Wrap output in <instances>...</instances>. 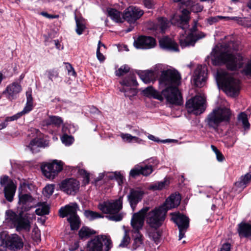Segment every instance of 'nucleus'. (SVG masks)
I'll return each instance as SVG.
<instances>
[{
	"mask_svg": "<svg viewBox=\"0 0 251 251\" xmlns=\"http://www.w3.org/2000/svg\"><path fill=\"white\" fill-rule=\"evenodd\" d=\"M181 76L174 69L163 71L159 78V87L162 89L161 95H157L155 99L163 100L166 99L170 103L181 105L182 98L177 86L180 83Z\"/></svg>",
	"mask_w": 251,
	"mask_h": 251,
	"instance_id": "f257e3e1",
	"label": "nucleus"
},
{
	"mask_svg": "<svg viewBox=\"0 0 251 251\" xmlns=\"http://www.w3.org/2000/svg\"><path fill=\"white\" fill-rule=\"evenodd\" d=\"M19 203L22 204L21 210L17 213L12 210H8L5 212V221L11 227L16 228L17 231L25 230L29 231L30 228L29 214L26 212L33 208V204H31L34 199L29 194H19Z\"/></svg>",
	"mask_w": 251,
	"mask_h": 251,
	"instance_id": "f03ea898",
	"label": "nucleus"
},
{
	"mask_svg": "<svg viewBox=\"0 0 251 251\" xmlns=\"http://www.w3.org/2000/svg\"><path fill=\"white\" fill-rule=\"evenodd\" d=\"M181 201L179 194H172L163 205L146 212L145 214L146 223L152 229H157L160 227L165 219L167 211L177 206Z\"/></svg>",
	"mask_w": 251,
	"mask_h": 251,
	"instance_id": "7ed1b4c3",
	"label": "nucleus"
},
{
	"mask_svg": "<svg viewBox=\"0 0 251 251\" xmlns=\"http://www.w3.org/2000/svg\"><path fill=\"white\" fill-rule=\"evenodd\" d=\"M211 55L212 62L214 65L226 64L228 69L235 70L242 67L243 58L239 54H234L226 45L216 46L213 49Z\"/></svg>",
	"mask_w": 251,
	"mask_h": 251,
	"instance_id": "20e7f679",
	"label": "nucleus"
},
{
	"mask_svg": "<svg viewBox=\"0 0 251 251\" xmlns=\"http://www.w3.org/2000/svg\"><path fill=\"white\" fill-rule=\"evenodd\" d=\"M231 116L230 109L226 107H217L207 115L204 120L205 126L209 129L218 132L223 125L229 122Z\"/></svg>",
	"mask_w": 251,
	"mask_h": 251,
	"instance_id": "39448f33",
	"label": "nucleus"
},
{
	"mask_svg": "<svg viewBox=\"0 0 251 251\" xmlns=\"http://www.w3.org/2000/svg\"><path fill=\"white\" fill-rule=\"evenodd\" d=\"M215 76L218 84L222 86L228 95L234 97L238 95L240 91L239 80L234 78L226 71L221 69L217 70Z\"/></svg>",
	"mask_w": 251,
	"mask_h": 251,
	"instance_id": "423d86ee",
	"label": "nucleus"
},
{
	"mask_svg": "<svg viewBox=\"0 0 251 251\" xmlns=\"http://www.w3.org/2000/svg\"><path fill=\"white\" fill-rule=\"evenodd\" d=\"M98 207L103 213L108 214L106 217L111 221H120L124 217V214L120 212L123 207L122 197L115 200L104 201L100 203Z\"/></svg>",
	"mask_w": 251,
	"mask_h": 251,
	"instance_id": "0eeeda50",
	"label": "nucleus"
},
{
	"mask_svg": "<svg viewBox=\"0 0 251 251\" xmlns=\"http://www.w3.org/2000/svg\"><path fill=\"white\" fill-rule=\"evenodd\" d=\"M78 205L76 203H71L64 207H62L59 210V215L62 218L67 216V221L70 224L72 230H77L79 228L80 225V220L77 214V209Z\"/></svg>",
	"mask_w": 251,
	"mask_h": 251,
	"instance_id": "6e6552de",
	"label": "nucleus"
},
{
	"mask_svg": "<svg viewBox=\"0 0 251 251\" xmlns=\"http://www.w3.org/2000/svg\"><path fill=\"white\" fill-rule=\"evenodd\" d=\"M197 21H194V25L191 28L187 36L182 33L179 37L180 46L183 48L194 46L196 42L200 39L204 38L205 34L197 29Z\"/></svg>",
	"mask_w": 251,
	"mask_h": 251,
	"instance_id": "1a4fd4ad",
	"label": "nucleus"
},
{
	"mask_svg": "<svg viewBox=\"0 0 251 251\" xmlns=\"http://www.w3.org/2000/svg\"><path fill=\"white\" fill-rule=\"evenodd\" d=\"M63 162L57 160H53L51 162L43 164L41 170L44 176L50 179H54L62 170Z\"/></svg>",
	"mask_w": 251,
	"mask_h": 251,
	"instance_id": "9d476101",
	"label": "nucleus"
},
{
	"mask_svg": "<svg viewBox=\"0 0 251 251\" xmlns=\"http://www.w3.org/2000/svg\"><path fill=\"white\" fill-rule=\"evenodd\" d=\"M205 102L204 96L197 95L187 101L186 106L189 112L198 115L204 111L206 107Z\"/></svg>",
	"mask_w": 251,
	"mask_h": 251,
	"instance_id": "9b49d317",
	"label": "nucleus"
},
{
	"mask_svg": "<svg viewBox=\"0 0 251 251\" xmlns=\"http://www.w3.org/2000/svg\"><path fill=\"white\" fill-rule=\"evenodd\" d=\"M120 84L122 87L120 88V91L124 93L125 97L131 99L132 97L137 95V91L131 88L132 86H136L138 84L134 75L130 74L128 77L121 81Z\"/></svg>",
	"mask_w": 251,
	"mask_h": 251,
	"instance_id": "f8f14e48",
	"label": "nucleus"
},
{
	"mask_svg": "<svg viewBox=\"0 0 251 251\" xmlns=\"http://www.w3.org/2000/svg\"><path fill=\"white\" fill-rule=\"evenodd\" d=\"M172 220L177 226L179 229V240L182 239L189 226V219L180 213L172 214Z\"/></svg>",
	"mask_w": 251,
	"mask_h": 251,
	"instance_id": "ddd939ff",
	"label": "nucleus"
},
{
	"mask_svg": "<svg viewBox=\"0 0 251 251\" xmlns=\"http://www.w3.org/2000/svg\"><path fill=\"white\" fill-rule=\"evenodd\" d=\"M149 210V207L143 208L138 212L134 213L131 219V226L132 227V232H140L142 229L146 212Z\"/></svg>",
	"mask_w": 251,
	"mask_h": 251,
	"instance_id": "4468645a",
	"label": "nucleus"
},
{
	"mask_svg": "<svg viewBox=\"0 0 251 251\" xmlns=\"http://www.w3.org/2000/svg\"><path fill=\"white\" fill-rule=\"evenodd\" d=\"M144 11L138 7L130 6L126 8L124 13V19L128 23H134L143 15Z\"/></svg>",
	"mask_w": 251,
	"mask_h": 251,
	"instance_id": "2eb2a0df",
	"label": "nucleus"
},
{
	"mask_svg": "<svg viewBox=\"0 0 251 251\" xmlns=\"http://www.w3.org/2000/svg\"><path fill=\"white\" fill-rule=\"evenodd\" d=\"M207 76V69L205 66L199 65L196 69L193 76L192 81L198 87L204 86Z\"/></svg>",
	"mask_w": 251,
	"mask_h": 251,
	"instance_id": "dca6fc26",
	"label": "nucleus"
},
{
	"mask_svg": "<svg viewBox=\"0 0 251 251\" xmlns=\"http://www.w3.org/2000/svg\"><path fill=\"white\" fill-rule=\"evenodd\" d=\"M153 171L152 165H141L138 164L135 165L129 172V176L132 178H136L140 175L147 176L151 175Z\"/></svg>",
	"mask_w": 251,
	"mask_h": 251,
	"instance_id": "f3484780",
	"label": "nucleus"
},
{
	"mask_svg": "<svg viewBox=\"0 0 251 251\" xmlns=\"http://www.w3.org/2000/svg\"><path fill=\"white\" fill-rule=\"evenodd\" d=\"M155 39L151 37L140 36L134 42V47L138 49H149L155 47Z\"/></svg>",
	"mask_w": 251,
	"mask_h": 251,
	"instance_id": "a211bd4d",
	"label": "nucleus"
},
{
	"mask_svg": "<svg viewBox=\"0 0 251 251\" xmlns=\"http://www.w3.org/2000/svg\"><path fill=\"white\" fill-rule=\"evenodd\" d=\"M22 89V88L21 85L17 82H14L9 84L6 87L3 94L5 95L7 99L9 100H12L18 98Z\"/></svg>",
	"mask_w": 251,
	"mask_h": 251,
	"instance_id": "6ab92c4d",
	"label": "nucleus"
},
{
	"mask_svg": "<svg viewBox=\"0 0 251 251\" xmlns=\"http://www.w3.org/2000/svg\"><path fill=\"white\" fill-rule=\"evenodd\" d=\"M190 11L186 9L182 10V15L179 17H174L172 19V24L177 25L179 27L185 30L189 26Z\"/></svg>",
	"mask_w": 251,
	"mask_h": 251,
	"instance_id": "aec40b11",
	"label": "nucleus"
},
{
	"mask_svg": "<svg viewBox=\"0 0 251 251\" xmlns=\"http://www.w3.org/2000/svg\"><path fill=\"white\" fill-rule=\"evenodd\" d=\"M23 242L22 239L16 234L7 235L6 238V248L11 250H17L22 248Z\"/></svg>",
	"mask_w": 251,
	"mask_h": 251,
	"instance_id": "412c9836",
	"label": "nucleus"
},
{
	"mask_svg": "<svg viewBox=\"0 0 251 251\" xmlns=\"http://www.w3.org/2000/svg\"><path fill=\"white\" fill-rule=\"evenodd\" d=\"M132 232V242L129 247L131 251L143 250L144 249V237L140 232Z\"/></svg>",
	"mask_w": 251,
	"mask_h": 251,
	"instance_id": "4be33fe9",
	"label": "nucleus"
},
{
	"mask_svg": "<svg viewBox=\"0 0 251 251\" xmlns=\"http://www.w3.org/2000/svg\"><path fill=\"white\" fill-rule=\"evenodd\" d=\"M49 143L41 138H34L29 145L26 146V150L31 151L32 153L38 152L40 151V148H45L48 146Z\"/></svg>",
	"mask_w": 251,
	"mask_h": 251,
	"instance_id": "5701e85b",
	"label": "nucleus"
},
{
	"mask_svg": "<svg viewBox=\"0 0 251 251\" xmlns=\"http://www.w3.org/2000/svg\"><path fill=\"white\" fill-rule=\"evenodd\" d=\"M144 194V192L142 189H131L128 195V200L133 211L137 203L142 200Z\"/></svg>",
	"mask_w": 251,
	"mask_h": 251,
	"instance_id": "b1692460",
	"label": "nucleus"
},
{
	"mask_svg": "<svg viewBox=\"0 0 251 251\" xmlns=\"http://www.w3.org/2000/svg\"><path fill=\"white\" fill-rule=\"evenodd\" d=\"M159 45L161 48L171 51H178V46L177 43L172 39L164 37L159 40Z\"/></svg>",
	"mask_w": 251,
	"mask_h": 251,
	"instance_id": "393cba45",
	"label": "nucleus"
},
{
	"mask_svg": "<svg viewBox=\"0 0 251 251\" xmlns=\"http://www.w3.org/2000/svg\"><path fill=\"white\" fill-rule=\"evenodd\" d=\"M36 208L35 213L39 216L48 215L50 212V206L46 202H39L36 204H33V207Z\"/></svg>",
	"mask_w": 251,
	"mask_h": 251,
	"instance_id": "a878e982",
	"label": "nucleus"
},
{
	"mask_svg": "<svg viewBox=\"0 0 251 251\" xmlns=\"http://www.w3.org/2000/svg\"><path fill=\"white\" fill-rule=\"evenodd\" d=\"M138 75L145 83H150L154 81L155 79V75L152 71H139L138 73Z\"/></svg>",
	"mask_w": 251,
	"mask_h": 251,
	"instance_id": "bb28decb",
	"label": "nucleus"
},
{
	"mask_svg": "<svg viewBox=\"0 0 251 251\" xmlns=\"http://www.w3.org/2000/svg\"><path fill=\"white\" fill-rule=\"evenodd\" d=\"M238 231L240 236H251V224L242 222L238 225Z\"/></svg>",
	"mask_w": 251,
	"mask_h": 251,
	"instance_id": "cd10ccee",
	"label": "nucleus"
},
{
	"mask_svg": "<svg viewBox=\"0 0 251 251\" xmlns=\"http://www.w3.org/2000/svg\"><path fill=\"white\" fill-rule=\"evenodd\" d=\"M79 182L75 178H70L63 180L60 188H79Z\"/></svg>",
	"mask_w": 251,
	"mask_h": 251,
	"instance_id": "c85d7f7f",
	"label": "nucleus"
},
{
	"mask_svg": "<svg viewBox=\"0 0 251 251\" xmlns=\"http://www.w3.org/2000/svg\"><path fill=\"white\" fill-rule=\"evenodd\" d=\"M26 105L24 107V109L20 112H19L21 116L29 112L32 109L33 107V99L31 95V90H30L26 92Z\"/></svg>",
	"mask_w": 251,
	"mask_h": 251,
	"instance_id": "c756f323",
	"label": "nucleus"
},
{
	"mask_svg": "<svg viewBox=\"0 0 251 251\" xmlns=\"http://www.w3.org/2000/svg\"><path fill=\"white\" fill-rule=\"evenodd\" d=\"M169 21L165 18L158 19L157 23L154 25L152 28L154 30H160L161 32H164L169 27Z\"/></svg>",
	"mask_w": 251,
	"mask_h": 251,
	"instance_id": "7c9ffc66",
	"label": "nucleus"
},
{
	"mask_svg": "<svg viewBox=\"0 0 251 251\" xmlns=\"http://www.w3.org/2000/svg\"><path fill=\"white\" fill-rule=\"evenodd\" d=\"M108 179L112 180L115 179L118 183V186L121 187L124 186L125 182V178L120 172L115 171L111 172L108 176Z\"/></svg>",
	"mask_w": 251,
	"mask_h": 251,
	"instance_id": "2f4dec72",
	"label": "nucleus"
},
{
	"mask_svg": "<svg viewBox=\"0 0 251 251\" xmlns=\"http://www.w3.org/2000/svg\"><path fill=\"white\" fill-rule=\"evenodd\" d=\"M0 184L4 188H16L17 187L14 181L6 175L0 176Z\"/></svg>",
	"mask_w": 251,
	"mask_h": 251,
	"instance_id": "473e14b6",
	"label": "nucleus"
},
{
	"mask_svg": "<svg viewBox=\"0 0 251 251\" xmlns=\"http://www.w3.org/2000/svg\"><path fill=\"white\" fill-rule=\"evenodd\" d=\"M107 13L108 16L115 22H123V15L122 16L121 13L118 10L113 8H109L107 9Z\"/></svg>",
	"mask_w": 251,
	"mask_h": 251,
	"instance_id": "72a5a7b5",
	"label": "nucleus"
},
{
	"mask_svg": "<svg viewBox=\"0 0 251 251\" xmlns=\"http://www.w3.org/2000/svg\"><path fill=\"white\" fill-rule=\"evenodd\" d=\"M251 181V174L247 173L245 175L242 176L240 180L235 183V185L237 187L245 188L247 186V185Z\"/></svg>",
	"mask_w": 251,
	"mask_h": 251,
	"instance_id": "f704fd0d",
	"label": "nucleus"
},
{
	"mask_svg": "<svg viewBox=\"0 0 251 251\" xmlns=\"http://www.w3.org/2000/svg\"><path fill=\"white\" fill-rule=\"evenodd\" d=\"M45 124L46 125H53L56 126H60L63 123L62 119L56 116H50L49 118L44 121Z\"/></svg>",
	"mask_w": 251,
	"mask_h": 251,
	"instance_id": "c9c22d12",
	"label": "nucleus"
},
{
	"mask_svg": "<svg viewBox=\"0 0 251 251\" xmlns=\"http://www.w3.org/2000/svg\"><path fill=\"white\" fill-rule=\"evenodd\" d=\"M76 23L75 31L76 33L80 35L82 34L86 28L85 22L83 19L75 17Z\"/></svg>",
	"mask_w": 251,
	"mask_h": 251,
	"instance_id": "e433bc0d",
	"label": "nucleus"
},
{
	"mask_svg": "<svg viewBox=\"0 0 251 251\" xmlns=\"http://www.w3.org/2000/svg\"><path fill=\"white\" fill-rule=\"evenodd\" d=\"M94 234H95V231L87 226L82 227L78 232L79 238L81 239L88 238Z\"/></svg>",
	"mask_w": 251,
	"mask_h": 251,
	"instance_id": "4c0bfd02",
	"label": "nucleus"
},
{
	"mask_svg": "<svg viewBox=\"0 0 251 251\" xmlns=\"http://www.w3.org/2000/svg\"><path fill=\"white\" fill-rule=\"evenodd\" d=\"M238 120L239 122L242 123L245 130L249 129L250 124L248 121L247 115L245 112H241L238 115Z\"/></svg>",
	"mask_w": 251,
	"mask_h": 251,
	"instance_id": "58836bf2",
	"label": "nucleus"
},
{
	"mask_svg": "<svg viewBox=\"0 0 251 251\" xmlns=\"http://www.w3.org/2000/svg\"><path fill=\"white\" fill-rule=\"evenodd\" d=\"M84 215L86 218L91 221L97 218L103 217V216L99 213L89 210H85L84 212Z\"/></svg>",
	"mask_w": 251,
	"mask_h": 251,
	"instance_id": "ea45409f",
	"label": "nucleus"
},
{
	"mask_svg": "<svg viewBox=\"0 0 251 251\" xmlns=\"http://www.w3.org/2000/svg\"><path fill=\"white\" fill-rule=\"evenodd\" d=\"M78 173L83 178L82 181L83 185L82 186L84 187L89 182L90 174L88 173L86 170L80 169L78 170Z\"/></svg>",
	"mask_w": 251,
	"mask_h": 251,
	"instance_id": "a19ab883",
	"label": "nucleus"
},
{
	"mask_svg": "<svg viewBox=\"0 0 251 251\" xmlns=\"http://www.w3.org/2000/svg\"><path fill=\"white\" fill-rule=\"evenodd\" d=\"M241 73L248 78H251V59L245 63Z\"/></svg>",
	"mask_w": 251,
	"mask_h": 251,
	"instance_id": "79ce46f5",
	"label": "nucleus"
},
{
	"mask_svg": "<svg viewBox=\"0 0 251 251\" xmlns=\"http://www.w3.org/2000/svg\"><path fill=\"white\" fill-rule=\"evenodd\" d=\"M170 183V178L165 177L163 180L157 182L154 185L151 186L150 188H163L168 186Z\"/></svg>",
	"mask_w": 251,
	"mask_h": 251,
	"instance_id": "37998d69",
	"label": "nucleus"
},
{
	"mask_svg": "<svg viewBox=\"0 0 251 251\" xmlns=\"http://www.w3.org/2000/svg\"><path fill=\"white\" fill-rule=\"evenodd\" d=\"M143 93L144 94L147 96H153L154 98L157 95H161L158 93L156 91H155L153 88L151 86H149L145 89L143 91Z\"/></svg>",
	"mask_w": 251,
	"mask_h": 251,
	"instance_id": "c03bdc74",
	"label": "nucleus"
},
{
	"mask_svg": "<svg viewBox=\"0 0 251 251\" xmlns=\"http://www.w3.org/2000/svg\"><path fill=\"white\" fill-rule=\"evenodd\" d=\"M16 189H3V193L5 199L9 202L13 200V197L15 193Z\"/></svg>",
	"mask_w": 251,
	"mask_h": 251,
	"instance_id": "a18cd8bd",
	"label": "nucleus"
},
{
	"mask_svg": "<svg viewBox=\"0 0 251 251\" xmlns=\"http://www.w3.org/2000/svg\"><path fill=\"white\" fill-rule=\"evenodd\" d=\"M130 68L128 65H124L122 66L115 72V75L116 76H121L124 75L129 72Z\"/></svg>",
	"mask_w": 251,
	"mask_h": 251,
	"instance_id": "49530a36",
	"label": "nucleus"
},
{
	"mask_svg": "<svg viewBox=\"0 0 251 251\" xmlns=\"http://www.w3.org/2000/svg\"><path fill=\"white\" fill-rule=\"evenodd\" d=\"M148 138L150 140H152V141H154L157 143H166L175 142L176 141V140L170 139H165V140H160L158 138H157V137H155V136L151 135V134H149L148 136Z\"/></svg>",
	"mask_w": 251,
	"mask_h": 251,
	"instance_id": "de8ad7c7",
	"label": "nucleus"
},
{
	"mask_svg": "<svg viewBox=\"0 0 251 251\" xmlns=\"http://www.w3.org/2000/svg\"><path fill=\"white\" fill-rule=\"evenodd\" d=\"M62 142L66 146L71 145L74 141L73 136L68 135L66 134H64L61 138Z\"/></svg>",
	"mask_w": 251,
	"mask_h": 251,
	"instance_id": "09e8293b",
	"label": "nucleus"
},
{
	"mask_svg": "<svg viewBox=\"0 0 251 251\" xmlns=\"http://www.w3.org/2000/svg\"><path fill=\"white\" fill-rule=\"evenodd\" d=\"M46 74L47 75L48 78L51 80H53L58 76V73L57 71L55 70H50L46 71Z\"/></svg>",
	"mask_w": 251,
	"mask_h": 251,
	"instance_id": "8fccbe9b",
	"label": "nucleus"
},
{
	"mask_svg": "<svg viewBox=\"0 0 251 251\" xmlns=\"http://www.w3.org/2000/svg\"><path fill=\"white\" fill-rule=\"evenodd\" d=\"M111 172H104L102 173H100L98 177L95 178V185L100 180H101L104 177L108 179V176L110 175Z\"/></svg>",
	"mask_w": 251,
	"mask_h": 251,
	"instance_id": "3c124183",
	"label": "nucleus"
},
{
	"mask_svg": "<svg viewBox=\"0 0 251 251\" xmlns=\"http://www.w3.org/2000/svg\"><path fill=\"white\" fill-rule=\"evenodd\" d=\"M130 241V238L129 236L127 234L126 232L125 233V235L121 241V243L119 244V247H126L129 243Z\"/></svg>",
	"mask_w": 251,
	"mask_h": 251,
	"instance_id": "603ef678",
	"label": "nucleus"
},
{
	"mask_svg": "<svg viewBox=\"0 0 251 251\" xmlns=\"http://www.w3.org/2000/svg\"><path fill=\"white\" fill-rule=\"evenodd\" d=\"M224 17L221 16L211 17L206 19L207 23L209 25H212L218 22L220 20L223 19Z\"/></svg>",
	"mask_w": 251,
	"mask_h": 251,
	"instance_id": "864d4df0",
	"label": "nucleus"
},
{
	"mask_svg": "<svg viewBox=\"0 0 251 251\" xmlns=\"http://www.w3.org/2000/svg\"><path fill=\"white\" fill-rule=\"evenodd\" d=\"M149 236L155 242H156L159 240L160 235L159 233L156 231V229H154L153 231L149 232Z\"/></svg>",
	"mask_w": 251,
	"mask_h": 251,
	"instance_id": "5fc2aeb1",
	"label": "nucleus"
},
{
	"mask_svg": "<svg viewBox=\"0 0 251 251\" xmlns=\"http://www.w3.org/2000/svg\"><path fill=\"white\" fill-rule=\"evenodd\" d=\"M7 233L5 232L0 233V247L6 248Z\"/></svg>",
	"mask_w": 251,
	"mask_h": 251,
	"instance_id": "6e6d98bb",
	"label": "nucleus"
},
{
	"mask_svg": "<svg viewBox=\"0 0 251 251\" xmlns=\"http://www.w3.org/2000/svg\"><path fill=\"white\" fill-rule=\"evenodd\" d=\"M132 136V135L128 133H122L120 134V136L123 141L128 143H131Z\"/></svg>",
	"mask_w": 251,
	"mask_h": 251,
	"instance_id": "4d7b16f0",
	"label": "nucleus"
},
{
	"mask_svg": "<svg viewBox=\"0 0 251 251\" xmlns=\"http://www.w3.org/2000/svg\"><path fill=\"white\" fill-rule=\"evenodd\" d=\"M144 6L148 9L154 8L155 2L153 0H143Z\"/></svg>",
	"mask_w": 251,
	"mask_h": 251,
	"instance_id": "13d9d810",
	"label": "nucleus"
},
{
	"mask_svg": "<svg viewBox=\"0 0 251 251\" xmlns=\"http://www.w3.org/2000/svg\"><path fill=\"white\" fill-rule=\"evenodd\" d=\"M21 116L20 115V114L19 113H17L16 114L12 116L11 117H7L5 118V121L6 123L10 122V121H13L17 120L19 118H20Z\"/></svg>",
	"mask_w": 251,
	"mask_h": 251,
	"instance_id": "bf43d9fd",
	"label": "nucleus"
},
{
	"mask_svg": "<svg viewBox=\"0 0 251 251\" xmlns=\"http://www.w3.org/2000/svg\"><path fill=\"white\" fill-rule=\"evenodd\" d=\"M67 69L68 70V73L69 75H72L75 76L76 75V73L72 66V65L69 63H67V65L66 66Z\"/></svg>",
	"mask_w": 251,
	"mask_h": 251,
	"instance_id": "052dcab7",
	"label": "nucleus"
},
{
	"mask_svg": "<svg viewBox=\"0 0 251 251\" xmlns=\"http://www.w3.org/2000/svg\"><path fill=\"white\" fill-rule=\"evenodd\" d=\"M131 143H136L139 144H143L144 141L136 136H132Z\"/></svg>",
	"mask_w": 251,
	"mask_h": 251,
	"instance_id": "680f3d73",
	"label": "nucleus"
},
{
	"mask_svg": "<svg viewBox=\"0 0 251 251\" xmlns=\"http://www.w3.org/2000/svg\"><path fill=\"white\" fill-rule=\"evenodd\" d=\"M53 193V189H42L43 194L48 198H49Z\"/></svg>",
	"mask_w": 251,
	"mask_h": 251,
	"instance_id": "e2e57ef3",
	"label": "nucleus"
},
{
	"mask_svg": "<svg viewBox=\"0 0 251 251\" xmlns=\"http://www.w3.org/2000/svg\"><path fill=\"white\" fill-rule=\"evenodd\" d=\"M173 1L175 2H180V3L182 5L186 6V7L187 5H189L190 4V3H191V2H191L192 1H190L189 0H173Z\"/></svg>",
	"mask_w": 251,
	"mask_h": 251,
	"instance_id": "0e129e2a",
	"label": "nucleus"
},
{
	"mask_svg": "<svg viewBox=\"0 0 251 251\" xmlns=\"http://www.w3.org/2000/svg\"><path fill=\"white\" fill-rule=\"evenodd\" d=\"M231 246L229 243L224 244L220 249V251H229L230 250Z\"/></svg>",
	"mask_w": 251,
	"mask_h": 251,
	"instance_id": "69168bd1",
	"label": "nucleus"
},
{
	"mask_svg": "<svg viewBox=\"0 0 251 251\" xmlns=\"http://www.w3.org/2000/svg\"><path fill=\"white\" fill-rule=\"evenodd\" d=\"M31 187V184L27 183L25 180L21 182L20 188H30Z\"/></svg>",
	"mask_w": 251,
	"mask_h": 251,
	"instance_id": "338daca9",
	"label": "nucleus"
},
{
	"mask_svg": "<svg viewBox=\"0 0 251 251\" xmlns=\"http://www.w3.org/2000/svg\"><path fill=\"white\" fill-rule=\"evenodd\" d=\"M97 57L100 62H102L105 59L104 56L100 52V50H99V49H97Z\"/></svg>",
	"mask_w": 251,
	"mask_h": 251,
	"instance_id": "774afa93",
	"label": "nucleus"
}]
</instances>
